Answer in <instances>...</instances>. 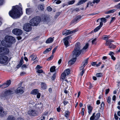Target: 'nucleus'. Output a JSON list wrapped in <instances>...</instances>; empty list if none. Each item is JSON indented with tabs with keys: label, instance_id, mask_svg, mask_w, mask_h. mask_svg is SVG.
Returning a JSON list of instances; mask_svg holds the SVG:
<instances>
[{
	"label": "nucleus",
	"instance_id": "obj_35",
	"mask_svg": "<svg viewBox=\"0 0 120 120\" xmlns=\"http://www.w3.org/2000/svg\"><path fill=\"white\" fill-rule=\"evenodd\" d=\"M51 49L49 48L48 49H46L45 51L44 52V53L45 54L48 53L49 52L51 51Z\"/></svg>",
	"mask_w": 120,
	"mask_h": 120
},
{
	"label": "nucleus",
	"instance_id": "obj_13",
	"mask_svg": "<svg viewBox=\"0 0 120 120\" xmlns=\"http://www.w3.org/2000/svg\"><path fill=\"white\" fill-rule=\"evenodd\" d=\"M3 55H6L9 52V50L7 48L4 47Z\"/></svg>",
	"mask_w": 120,
	"mask_h": 120
},
{
	"label": "nucleus",
	"instance_id": "obj_27",
	"mask_svg": "<svg viewBox=\"0 0 120 120\" xmlns=\"http://www.w3.org/2000/svg\"><path fill=\"white\" fill-rule=\"evenodd\" d=\"M116 11V10L115 9L112 10H110L107 12H105V13L106 14H108L110 13H113Z\"/></svg>",
	"mask_w": 120,
	"mask_h": 120
},
{
	"label": "nucleus",
	"instance_id": "obj_11",
	"mask_svg": "<svg viewBox=\"0 0 120 120\" xmlns=\"http://www.w3.org/2000/svg\"><path fill=\"white\" fill-rule=\"evenodd\" d=\"M13 92L12 91L10 90H6L4 92V96H3L4 97L8 95L12 94H13Z\"/></svg>",
	"mask_w": 120,
	"mask_h": 120
},
{
	"label": "nucleus",
	"instance_id": "obj_3",
	"mask_svg": "<svg viewBox=\"0 0 120 120\" xmlns=\"http://www.w3.org/2000/svg\"><path fill=\"white\" fill-rule=\"evenodd\" d=\"M15 39L14 38L10 36H7L5 37V41H2L1 44L4 46L8 47L11 46V44L14 43Z\"/></svg>",
	"mask_w": 120,
	"mask_h": 120
},
{
	"label": "nucleus",
	"instance_id": "obj_54",
	"mask_svg": "<svg viewBox=\"0 0 120 120\" xmlns=\"http://www.w3.org/2000/svg\"><path fill=\"white\" fill-rule=\"evenodd\" d=\"M85 111V109L84 108H82V116H83L84 115V111Z\"/></svg>",
	"mask_w": 120,
	"mask_h": 120
},
{
	"label": "nucleus",
	"instance_id": "obj_10",
	"mask_svg": "<svg viewBox=\"0 0 120 120\" xmlns=\"http://www.w3.org/2000/svg\"><path fill=\"white\" fill-rule=\"evenodd\" d=\"M15 92L17 94L19 93H22L24 92L23 88L21 86L19 87L15 90Z\"/></svg>",
	"mask_w": 120,
	"mask_h": 120
},
{
	"label": "nucleus",
	"instance_id": "obj_56",
	"mask_svg": "<svg viewBox=\"0 0 120 120\" xmlns=\"http://www.w3.org/2000/svg\"><path fill=\"white\" fill-rule=\"evenodd\" d=\"M43 71L42 69L38 70L37 71V72L39 73H41L43 72Z\"/></svg>",
	"mask_w": 120,
	"mask_h": 120
},
{
	"label": "nucleus",
	"instance_id": "obj_53",
	"mask_svg": "<svg viewBox=\"0 0 120 120\" xmlns=\"http://www.w3.org/2000/svg\"><path fill=\"white\" fill-rule=\"evenodd\" d=\"M100 0H94L93 1V4H94L95 3H98L100 1Z\"/></svg>",
	"mask_w": 120,
	"mask_h": 120
},
{
	"label": "nucleus",
	"instance_id": "obj_18",
	"mask_svg": "<svg viewBox=\"0 0 120 120\" xmlns=\"http://www.w3.org/2000/svg\"><path fill=\"white\" fill-rule=\"evenodd\" d=\"M66 75H66V74L65 73L63 72L61 74V79L62 80V81H63Z\"/></svg>",
	"mask_w": 120,
	"mask_h": 120
},
{
	"label": "nucleus",
	"instance_id": "obj_37",
	"mask_svg": "<svg viewBox=\"0 0 120 120\" xmlns=\"http://www.w3.org/2000/svg\"><path fill=\"white\" fill-rule=\"evenodd\" d=\"M1 87L2 88H5L8 87V86H7V84H6V83H4L2 85H1Z\"/></svg>",
	"mask_w": 120,
	"mask_h": 120
},
{
	"label": "nucleus",
	"instance_id": "obj_7",
	"mask_svg": "<svg viewBox=\"0 0 120 120\" xmlns=\"http://www.w3.org/2000/svg\"><path fill=\"white\" fill-rule=\"evenodd\" d=\"M13 33L17 35H21L22 33V31L20 29H15L12 30Z\"/></svg>",
	"mask_w": 120,
	"mask_h": 120
},
{
	"label": "nucleus",
	"instance_id": "obj_5",
	"mask_svg": "<svg viewBox=\"0 0 120 120\" xmlns=\"http://www.w3.org/2000/svg\"><path fill=\"white\" fill-rule=\"evenodd\" d=\"M8 60V57L5 56H0V63L2 64H7Z\"/></svg>",
	"mask_w": 120,
	"mask_h": 120
},
{
	"label": "nucleus",
	"instance_id": "obj_51",
	"mask_svg": "<svg viewBox=\"0 0 120 120\" xmlns=\"http://www.w3.org/2000/svg\"><path fill=\"white\" fill-rule=\"evenodd\" d=\"M57 48V46H56L53 49L52 51V54H53L55 53Z\"/></svg>",
	"mask_w": 120,
	"mask_h": 120
},
{
	"label": "nucleus",
	"instance_id": "obj_15",
	"mask_svg": "<svg viewBox=\"0 0 120 120\" xmlns=\"http://www.w3.org/2000/svg\"><path fill=\"white\" fill-rule=\"evenodd\" d=\"M53 38L50 37L46 41V43H49L52 42L54 40V37H53Z\"/></svg>",
	"mask_w": 120,
	"mask_h": 120
},
{
	"label": "nucleus",
	"instance_id": "obj_36",
	"mask_svg": "<svg viewBox=\"0 0 120 120\" xmlns=\"http://www.w3.org/2000/svg\"><path fill=\"white\" fill-rule=\"evenodd\" d=\"M105 44L106 46H108L109 47V46H110L112 44V43H110L107 40L106 41Z\"/></svg>",
	"mask_w": 120,
	"mask_h": 120
},
{
	"label": "nucleus",
	"instance_id": "obj_25",
	"mask_svg": "<svg viewBox=\"0 0 120 120\" xmlns=\"http://www.w3.org/2000/svg\"><path fill=\"white\" fill-rule=\"evenodd\" d=\"M31 9L30 8H26V13L27 14H29L31 12Z\"/></svg>",
	"mask_w": 120,
	"mask_h": 120
},
{
	"label": "nucleus",
	"instance_id": "obj_59",
	"mask_svg": "<svg viewBox=\"0 0 120 120\" xmlns=\"http://www.w3.org/2000/svg\"><path fill=\"white\" fill-rule=\"evenodd\" d=\"M84 70H83L82 71L80 72V75L81 76L83 75L84 73Z\"/></svg>",
	"mask_w": 120,
	"mask_h": 120
},
{
	"label": "nucleus",
	"instance_id": "obj_63",
	"mask_svg": "<svg viewBox=\"0 0 120 120\" xmlns=\"http://www.w3.org/2000/svg\"><path fill=\"white\" fill-rule=\"evenodd\" d=\"M114 117L116 120H118V117L116 113H115L114 115Z\"/></svg>",
	"mask_w": 120,
	"mask_h": 120
},
{
	"label": "nucleus",
	"instance_id": "obj_39",
	"mask_svg": "<svg viewBox=\"0 0 120 120\" xmlns=\"http://www.w3.org/2000/svg\"><path fill=\"white\" fill-rule=\"evenodd\" d=\"M4 47L0 48V55H2L3 52Z\"/></svg>",
	"mask_w": 120,
	"mask_h": 120
},
{
	"label": "nucleus",
	"instance_id": "obj_61",
	"mask_svg": "<svg viewBox=\"0 0 120 120\" xmlns=\"http://www.w3.org/2000/svg\"><path fill=\"white\" fill-rule=\"evenodd\" d=\"M37 97L38 98H39L40 97L41 94L39 93H38L37 94Z\"/></svg>",
	"mask_w": 120,
	"mask_h": 120
},
{
	"label": "nucleus",
	"instance_id": "obj_14",
	"mask_svg": "<svg viewBox=\"0 0 120 120\" xmlns=\"http://www.w3.org/2000/svg\"><path fill=\"white\" fill-rule=\"evenodd\" d=\"M78 43H79V46L80 47L79 50L81 51V52L82 51H83V50L86 49L88 47V43H87L86 44L85 46H84V47L82 49V50H81L80 49L81 46L80 45V43L79 42H78L75 45Z\"/></svg>",
	"mask_w": 120,
	"mask_h": 120
},
{
	"label": "nucleus",
	"instance_id": "obj_4",
	"mask_svg": "<svg viewBox=\"0 0 120 120\" xmlns=\"http://www.w3.org/2000/svg\"><path fill=\"white\" fill-rule=\"evenodd\" d=\"M41 21V18L39 16H37L33 18L30 21V23L32 26H36Z\"/></svg>",
	"mask_w": 120,
	"mask_h": 120
},
{
	"label": "nucleus",
	"instance_id": "obj_16",
	"mask_svg": "<svg viewBox=\"0 0 120 120\" xmlns=\"http://www.w3.org/2000/svg\"><path fill=\"white\" fill-rule=\"evenodd\" d=\"M103 25V23H102V22H101L100 25L94 29V32H96L98 31L102 27Z\"/></svg>",
	"mask_w": 120,
	"mask_h": 120
},
{
	"label": "nucleus",
	"instance_id": "obj_40",
	"mask_svg": "<svg viewBox=\"0 0 120 120\" xmlns=\"http://www.w3.org/2000/svg\"><path fill=\"white\" fill-rule=\"evenodd\" d=\"M95 113H94L92 115V116H91L90 118V120H93L94 119H95Z\"/></svg>",
	"mask_w": 120,
	"mask_h": 120
},
{
	"label": "nucleus",
	"instance_id": "obj_33",
	"mask_svg": "<svg viewBox=\"0 0 120 120\" xmlns=\"http://www.w3.org/2000/svg\"><path fill=\"white\" fill-rule=\"evenodd\" d=\"M56 67L55 66H53L51 67L50 69V71L51 72H53L55 70Z\"/></svg>",
	"mask_w": 120,
	"mask_h": 120
},
{
	"label": "nucleus",
	"instance_id": "obj_45",
	"mask_svg": "<svg viewBox=\"0 0 120 120\" xmlns=\"http://www.w3.org/2000/svg\"><path fill=\"white\" fill-rule=\"evenodd\" d=\"M11 83V81L10 80H8L7 81L6 83V84H7L8 86H9L10 85Z\"/></svg>",
	"mask_w": 120,
	"mask_h": 120
},
{
	"label": "nucleus",
	"instance_id": "obj_62",
	"mask_svg": "<svg viewBox=\"0 0 120 120\" xmlns=\"http://www.w3.org/2000/svg\"><path fill=\"white\" fill-rule=\"evenodd\" d=\"M114 54V53L112 52H110L109 53V54L111 56L113 55Z\"/></svg>",
	"mask_w": 120,
	"mask_h": 120
},
{
	"label": "nucleus",
	"instance_id": "obj_2",
	"mask_svg": "<svg viewBox=\"0 0 120 120\" xmlns=\"http://www.w3.org/2000/svg\"><path fill=\"white\" fill-rule=\"evenodd\" d=\"M79 43H78L75 45L74 50L72 52V58L68 62V64L70 65H72L75 63L76 60V58L81 53V51L79 50L80 47L79 45Z\"/></svg>",
	"mask_w": 120,
	"mask_h": 120
},
{
	"label": "nucleus",
	"instance_id": "obj_20",
	"mask_svg": "<svg viewBox=\"0 0 120 120\" xmlns=\"http://www.w3.org/2000/svg\"><path fill=\"white\" fill-rule=\"evenodd\" d=\"M88 0H81L78 3L77 5H80L85 3Z\"/></svg>",
	"mask_w": 120,
	"mask_h": 120
},
{
	"label": "nucleus",
	"instance_id": "obj_44",
	"mask_svg": "<svg viewBox=\"0 0 120 120\" xmlns=\"http://www.w3.org/2000/svg\"><path fill=\"white\" fill-rule=\"evenodd\" d=\"M38 6V7L40 8V9L41 10H42L44 9L43 6L42 5L40 4Z\"/></svg>",
	"mask_w": 120,
	"mask_h": 120
},
{
	"label": "nucleus",
	"instance_id": "obj_8",
	"mask_svg": "<svg viewBox=\"0 0 120 120\" xmlns=\"http://www.w3.org/2000/svg\"><path fill=\"white\" fill-rule=\"evenodd\" d=\"M77 31L76 30H74L72 31H70V30H65L63 32L62 34L63 35L66 34V35H68L74 33L76 32Z\"/></svg>",
	"mask_w": 120,
	"mask_h": 120
},
{
	"label": "nucleus",
	"instance_id": "obj_42",
	"mask_svg": "<svg viewBox=\"0 0 120 120\" xmlns=\"http://www.w3.org/2000/svg\"><path fill=\"white\" fill-rule=\"evenodd\" d=\"M67 112L68 113H67L66 112H65V114L64 115L65 117L67 118L69 116V113H70V112L69 111Z\"/></svg>",
	"mask_w": 120,
	"mask_h": 120
},
{
	"label": "nucleus",
	"instance_id": "obj_26",
	"mask_svg": "<svg viewBox=\"0 0 120 120\" xmlns=\"http://www.w3.org/2000/svg\"><path fill=\"white\" fill-rule=\"evenodd\" d=\"M100 116V113H98L95 116V120H97L99 118Z\"/></svg>",
	"mask_w": 120,
	"mask_h": 120
},
{
	"label": "nucleus",
	"instance_id": "obj_1",
	"mask_svg": "<svg viewBox=\"0 0 120 120\" xmlns=\"http://www.w3.org/2000/svg\"><path fill=\"white\" fill-rule=\"evenodd\" d=\"M19 6L17 5L14 7V8L9 12L10 16L13 19L19 18L23 14L21 5L20 4Z\"/></svg>",
	"mask_w": 120,
	"mask_h": 120
},
{
	"label": "nucleus",
	"instance_id": "obj_6",
	"mask_svg": "<svg viewBox=\"0 0 120 120\" xmlns=\"http://www.w3.org/2000/svg\"><path fill=\"white\" fill-rule=\"evenodd\" d=\"M31 25L30 23H26L23 26L24 30L27 32H29L31 31Z\"/></svg>",
	"mask_w": 120,
	"mask_h": 120
},
{
	"label": "nucleus",
	"instance_id": "obj_12",
	"mask_svg": "<svg viewBox=\"0 0 120 120\" xmlns=\"http://www.w3.org/2000/svg\"><path fill=\"white\" fill-rule=\"evenodd\" d=\"M81 18V16L80 15H78L72 21V23L76 22L77 21H79Z\"/></svg>",
	"mask_w": 120,
	"mask_h": 120
},
{
	"label": "nucleus",
	"instance_id": "obj_34",
	"mask_svg": "<svg viewBox=\"0 0 120 120\" xmlns=\"http://www.w3.org/2000/svg\"><path fill=\"white\" fill-rule=\"evenodd\" d=\"M24 62L23 57H21V59L19 61V64L20 65L22 66L23 63Z\"/></svg>",
	"mask_w": 120,
	"mask_h": 120
},
{
	"label": "nucleus",
	"instance_id": "obj_23",
	"mask_svg": "<svg viewBox=\"0 0 120 120\" xmlns=\"http://www.w3.org/2000/svg\"><path fill=\"white\" fill-rule=\"evenodd\" d=\"M88 59V58H87L83 62H82V64H83L82 66H84V67L88 63L87 61Z\"/></svg>",
	"mask_w": 120,
	"mask_h": 120
},
{
	"label": "nucleus",
	"instance_id": "obj_49",
	"mask_svg": "<svg viewBox=\"0 0 120 120\" xmlns=\"http://www.w3.org/2000/svg\"><path fill=\"white\" fill-rule=\"evenodd\" d=\"M53 58V56L51 55L50 57H49L47 59V60L48 61H49L52 60Z\"/></svg>",
	"mask_w": 120,
	"mask_h": 120
},
{
	"label": "nucleus",
	"instance_id": "obj_58",
	"mask_svg": "<svg viewBox=\"0 0 120 120\" xmlns=\"http://www.w3.org/2000/svg\"><path fill=\"white\" fill-rule=\"evenodd\" d=\"M109 88L108 89H106L105 90V94H107L109 91Z\"/></svg>",
	"mask_w": 120,
	"mask_h": 120
},
{
	"label": "nucleus",
	"instance_id": "obj_24",
	"mask_svg": "<svg viewBox=\"0 0 120 120\" xmlns=\"http://www.w3.org/2000/svg\"><path fill=\"white\" fill-rule=\"evenodd\" d=\"M88 112L89 114H90L93 108L90 105H89L88 106Z\"/></svg>",
	"mask_w": 120,
	"mask_h": 120
},
{
	"label": "nucleus",
	"instance_id": "obj_48",
	"mask_svg": "<svg viewBox=\"0 0 120 120\" xmlns=\"http://www.w3.org/2000/svg\"><path fill=\"white\" fill-rule=\"evenodd\" d=\"M47 10L49 11H51L52 10V8L50 7L49 6L47 8Z\"/></svg>",
	"mask_w": 120,
	"mask_h": 120
},
{
	"label": "nucleus",
	"instance_id": "obj_21",
	"mask_svg": "<svg viewBox=\"0 0 120 120\" xmlns=\"http://www.w3.org/2000/svg\"><path fill=\"white\" fill-rule=\"evenodd\" d=\"M7 120H15V119L13 116L9 115L7 118Z\"/></svg>",
	"mask_w": 120,
	"mask_h": 120
},
{
	"label": "nucleus",
	"instance_id": "obj_32",
	"mask_svg": "<svg viewBox=\"0 0 120 120\" xmlns=\"http://www.w3.org/2000/svg\"><path fill=\"white\" fill-rule=\"evenodd\" d=\"M41 86V87L43 89H45L47 88V85L45 83H42Z\"/></svg>",
	"mask_w": 120,
	"mask_h": 120
},
{
	"label": "nucleus",
	"instance_id": "obj_38",
	"mask_svg": "<svg viewBox=\"0 0 120 120\" xmlns=\"http://www.w3.org/2000/svg\"><path fill=\"white\" fill-rule=\"evenodd\" d=\"M102 76V73H98L96 74V76L97 77H100Z\"/></svg>",
	"mask_w": 120,
	"mask_h": 120
},
{
	"label": "nucleus",
	"instance_id": "obj_46",
	"mask_svg": "<svg viewBox=\"0 0 120 120\" xmlns=\"http://www.w3.org/2000/svg\"><path fill=\"white\" fill-rule=\"evenodd\" d=\"M116 47V46L112 44H112L110 46H109V48H112V49H114Z\"/></svg>",
	"mask_w": 120,
	"mask_h": 120
},
{
	"label": "nucleus",
	"instance_id": "obj_43",
	"mask_svg": "<svg viewBox=\"0 0 120 120\" xmlns=\"http://www.w3.org/2000/svg\"><path fill=\"white\" fill-rule=\"evenodd\" d=\"M56 74H54L51 77V79L52 80H54L56 77Z\"/></svg>",
	"mask_w": 120,
	"mask_h": 120
},
{
	"label": "nucleus",
	"instance_id": "obj_57",
	"mask_svg": "<svg viewBox=\"0 0 120 120\" xmlns=\"http://www.w3.org/2000/svg\"><path fill=\"white\" fill-rule=\"evenodd\" d=\"M79 8H76L73 10V11H75L76 12H78L79 11Z\"/></svg>",
	"mask_w": 120,
	"mask_h": 120
},
{
	"label": "nucleus",
	"instance_id": "obj_50",
	"mask_svg": "<svg viewBox=\"0 0 120 120\" xmlns=\"http://www.w3.org/2000/svg\"><path fill=\"white\" fill-rule=\"evenodd\" d=\"M96 38H95L92 41V44H96V43L95 42L96 41Z\"/></svg>",
	"mask_w": 120,
	"mask_h": 120
},
{
	"label": "nucleus",
	"instance_id": "obj_60",
	"mask_svg": "<svg viewBox=\"0 0 120 120\" xmlns=\"http://www.w3.org/2000/svg\"><path fill=\"white\" fill-rule=\"evenodd\" d=\"M97 62H92L91 64V65L93 66H95L96 65Z\"/></svg>",
	"mask_w": 120,
	"mask_h": 120
},
{
	"label": "nucleus",
	"instance_id": "obj_28",
	"mask_svg": "<svg viewBox=\"0 0 120 120\" xmlns=\"http://www.w3.org/2000/svg\"><path fill=\"white\" fill-rule=\"evenodd\" d=\"M30 57L32 58L31 59V60H35L36 59L37 57L36 56H35L34 54H33L31 55Z\"/></svg>",
	"mask_w": 120,
	"mask_h": 120
},
{
	"label": "nucleus",
	"instance_id": "obj_19",
	"mask_svg": "<svg viewBox=\"0 0 120 120\" xmlns=\"http://www.w3.org/2000/svg\"><path fill=\"white\" fill-rule=\"evenodd\" d=\"M63 41H64V44L66 46V48L69 45V44L68 41L64 40V39H63Z\"/></svg>",
	"mask_w": 120,
	"mask_h": 120
},
{
	"label": "nucleus",
	"instance_id": "obj_55",
	"mask_svg": "<svg viewBox=\"0 0 120 120\" xmlns=\"http://www.w3.org/2000/svg\"><path fill=\"white\" fill-rule=\"evenodd\" d=\"M115 7L118 9L120 8V3L115 6Z\"/></svg>",
	"mask_w": 120,
	"mask_h": 120
},
{
	"label": "nucleus",
	"instance_id": "obj_47",
	"mask_svg": "<svg viewBox=\"0 0 120 120\" xmlns=\"http://www.w3.org/2000/svg\"><path fill=\"white\" fill-rule=\"evenodd\" d=\"M111 98L109 96L108 97L107 99V101L108 102L109 104H110L111 102Z\"/></svg>",
	"mask_w": 120,
	"mask_h": 120
},
{
	"label": "nucleus",
	"instance_id": "obj_29",
	"mask_svg": "<svg viewBox=\"0 0 120 120\" xmlns=\"http://www.w3.org/2000/svg\"><path fill=\"white\" fill-rule=\"evenodd\" d=\"M100 19L101 21L100 22V23L101 22H102V23H103V22H106V19L105 18H100Z\"/></svg>",
	"mask_w": 120,
	"mask_h": 120
},
{
	"label": "nucleus",
	"instance_id": "obj_52",
	"mask_svg": "<svg viewBox=\"0 0 120 120\" xmlns=\"http://www.w3.org/2000/svg\"><path fill=\"white\" fill-rule=\"evenodd\" d=\"M115 19V17H113L112 18V19L111 20L110 23V24L111 23L113 22Z\"/></svg>",
	"mask_w": 120,
	"mask_h": 120
},
{
	"label": "nucleus",
	"instance_id": "obj_9",
	"mask_svg": "<svg viewBox=\"0 0 120 120\" xmlns=\"http://www.w3.org/2000/svg\"><path fill=\"white\" fill-rule=\"evenodd\" d=\"M28 114L31 116H35L37 114L35 111L34 110H30L28 112Z\"/></svg>",
	"mask_w": 120,
	"mask_h": 120
},
{
	"label": "nucleus",
	"instance_id": "obj_30",
	"mask_svg": "<svg viewBox=\"0 0 120 120\" xmlns=\"http://www.w3.org/2000/svg\"><path fill=\"white\" fill-rule=\"evenodd\" d=\"M72 38L71 37V35H70L67 37H66L64 39V40H66L68 41L69 40L71 39Z\"/></svg>",
	"mask_w": 120,
	"mask_h": 120
},
{
	"label": "nucleus",
	"instance_id": "obj_41",
	"mask_svg": "<svg viewBox=\"0 0 120 120\" xmlns=\"http://www.w3.org/2000/svg\"><path fill=\"white\" fill-rule=\"evenodd\" d=\"M75 2V1L74 0L72 1H70L68 2V4L69 5L72 4Z\"/></svg>",
	"mask_w": 120,
	"mask_h": 120
},
{
	"label": "nucleus",
	"instance_id": "obj_17",
	"mask_svg": "<svg viewBox=\"0 0 120 120\" xmlns=\"http://www.w3.org/2000/svg\"><path fill=\"white\" fill-rule=\"evenodd\" d=\"M38 90L37 89H35L33 90L31 92V94L34 95H36L38 93Z\"/></svg>",
	"mask_w": 120,
	"mask_h": 120
},
{
	"label": "nucleus",
	"instance_id": "obj_22",
	"mask_svg": "<svg viewBox=\"0 0 120 120\" xmlns=\"http://www.w3.org/2000/svg\"><path fill=\"white\" fill-rule=\"evenodd\" d=\"M4 112L3 108L0 106V115H4Z\"/></svg>",
	"mask_w": 120,
	"mask_h": 120
},
{
	"label": "nucleus",
	"instance_id": "obj_31",
	"mask_svg": "<svg viewBox=\"0 0 120 120\" xmlns=\"http://www.w3.org/2000/svg\"><path fill=\"white\" fill-rule=\"evenodd\" d=\"M70 70L69 69H68L64 71V72L66 74V75H67L70 73Z\"/></svg>",
	"mask_w": 120,
	"mask_h": 120
},
{
	"label": "nucleus",
	"instance_id": "obj_64",
	"mask_svg": "<svg viewBox=\"0 0 120 120\" xmlns=\"http://www.w3.org/2000/svg\"><path fill=\"white\" fill-rule=\"evenodd\" d=\"M88 3L91 6H93V5L94 4H93V2H91L90 1H89L88 2Z\"/></svg>",
	"mask_w": 120,
	"mask_h": 120
}]
</instances>
